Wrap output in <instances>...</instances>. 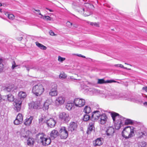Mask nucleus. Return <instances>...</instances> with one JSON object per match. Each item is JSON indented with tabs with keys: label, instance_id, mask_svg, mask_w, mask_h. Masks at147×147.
I'll return each mask as SVG.
<instances>
[{
	"label": "nucleus",
	"instance_id": "de8ad7c7",
	"mask_svg": "<svg viewBox=\"0 0 147 147\" xmlns=\"http://www.w3.org/2000/svg\"><path fill=\"white\" fill-rule=\"evenodd\" d=\"M74 55L78 56L79 57H82L84 58H85L86 57L85 56L82 55L81 54H74Z\"/></svg>",
	"mask_w": 147,
	"mask_h": 147
},
{
	"label": "nucleus",
	"instance_id": "603ef678",
	"mask_svg": "<svg viewBox=\"0 0 147 147\" xmlns=\"http://www.w3.org/2000/svg\"><path fill=\"white\" fill-rule=\"evenodd\" d=\"M22 38H23L22 37H19L18 38V40H20V41L21 40H22Z\"/></svg>",
	"mask_w": 147,
	"mask_h": 147
},
{
	"label": "nucleus",
	"instance_id": "c03bdc74",
	"mask_svg": "<svg viewBox=\"0 0 147 147\" xmlns=\"http://www.w3.org/2000/svg\"><path fill=\"white\" fill-rule=\"evenodd\" d=\"M66 25L68 27L70 28L72 26L73 24L69 22H67L66 23Z\"/></svg>",
	"mask_w": 147,
	"mask_h": 147
},
{
	"label": "nucleus",
	"instance_id": "8fccbe9b",
	"mask_svg": "<svg viewBox=\"0 0 147 147\" xmlns=\"http://www.w3.org/2000/svg\"><path fill=\"white\" fill-rule=\"evenodd\" d=\"M82 10H83V11L84 12V9H82ZM83 14H84V15L85 16H89L90 15V14H86V13H84V12L83 13Z\"/></svg>",
	"mask_w": 147,
	"mask_h": 147
},
{
	"label": "nucleus",
	"instance_id": "c756f323",
	"mask_svg": "<svg viewBox=\"0 0 147 147\" xmlns=\"http://www.w3.org/2000/svg\"><path fill=\"white\" fill-rule=\"evenodd\" d=\"M5 15L11 20H13L15 18V16L12 14H9L8 12H7L5 13Z\"/></svg>",
	"mask_w": 147,
	"mask_h": 147
},
{
	"label": "nucleus",
	"instance_id": "3c124183",
	"mask_svg": "<svg viewBox=\"0 0 147 147\" xmlns=\"http://www.w3.org/2000/svg\"><path fill=\"white\" fill-rule=\"evenodd\" d=\"M142 89L144 90L146 92H147V86L143 87Z\"/></svg>",
	"mask_w": 147,
	"mask_h": 147
},
{
	"label": "nucleus",
	"instance_id": "7c9ffc66",
	"mask_svg": "<svg viewBox=\"0 0 147 147\" xmlns=\"http://www.w3.org/2000/svg\"><path fill=\"white\" fill-rule=\"evenodd\" d=\"M67 76V75L63 72H61L59 76V78L63 80L66 78Z\"/></svg>",
	"mask_w": 147,
	"mask_h": 147
},
{
	"label": "nucleus",
	"instance_id": "6e6d98bb",
	"mask_svg": "<svg viewBox=\"0 0 147 147\" xmlns=\"http://www.w3.org/2000/svg\"><path fill=\"white\" fill-rule=\"evenodd\" d=\"M144 146H145L146 145V142L144 143Z\"/></svg>",
	"mask_w": 147,
	"mask_h": 147
},
{
	"label": "nucleus",
	"instance_id": "f3484780",
	"mask_svg": "<svg viewBox=\"0 0 147 147\" xmlns=\"http://www.w3.org/2000/svg\"><path fill=\"white\" fill-rule=\"evenodd\" d=\"M100 116V112L99 111H96L93 113L91 117L93 120H95L98 119Z\"/></svg>",
	"mask_w": 147,
	"mask_h": 147
},
{
	"label": "nucleus",
	"instance_id": "6ab92c4d",
	"mask_svg": "<svg viewBox=\"0 0 147 147\" xmlns=\"http://www.w3.org/2000/svg\"><path fill=\"white\" fill-rule=\"evenodd\" d=\"M77 126V122H71L70 123L69 129L71 131H72L76 129Z\"/></svg>",
	"mask_w": 147,
	"mask_h": 147
},
{
	"label": "nucleus",
	"instance_id": "20e7f679",
	"mask_svg": "<svg viewBox=\"0 0 147 147\" xmlns=\"http://www.w3.org/2000/svg\"><path fill=\"white\" fill-rule=\"evenodd\" d=\"M74 103L77 107H82L85 104L84 99L80 98H76L74 100Z\"/></svg>",
	"mask_w": 147,
	"mask_h": 147
},
{
	"label": "nucleus",
	"instance_id": "aec40b11",
	"mask_svg": "<svg viewBox=\"0 0 147 147\" xmlns=\"http://www.w3.org/2000/svg\"><path fill=\"white\" fill-rule=\"evenodd\" d=\"M116 81L114 80H107L105 81L103 79H98L97 83L98 84H103L107 83H111L112 82H116Z\"/></svg>",
	"mask_w": 147,
	"mask_h": 147
},
{
	"label": "nucleus",
	"instance_id": "13d9d810",
	"mask_svg": "<svg viewBox=\"0 0 147 147\" xmlns=\"http://www.w3.org/2000/svg\"><path fill=\"white\" fill-rule=\"evenodd\" d=\"M1 70H2V67H0V71H1Z\"/></svg>",
	"mask_w": 147,
	"mask_h": 147
},
{
	"label": "nucleus",
	"instance_id": "72a5a7b5",
	"mask_svg": "<svg viewBox=\"0 0 147 147\" xmlns=\"http://www.w3.org/2000/svg\"><path fill=\"white\" fill-rule=\"evenodd\" d=\"M7 98L8 100L10 102L13 101L14 99V96L11 94L7 95Z\"/></svg>",
	"mask_w": 147,
	"mask_h": 147
},
{
	"label": "nucleus",
	"instance_id": "4468645a",
	"mask_svg": "<svg viewBox=\"0 0 147 147\" xmlns=\"http://www.w3.org/2000/svg\"><path fill=\"white\" fill-rule=\"evenodd\" d=\"M52 102V100L47 99L45 102L42 107L44 111L48 110L49 108V105H51Z\"/></svg>",
	"mask_w": 147,
	"mask_h": 147
},
{
	"label": "nucleus",
	"instance_id": "c85d7f7f",
	"mask_svg": "<svg viewBox=\"0 0 147 147\" xmlns=\"http://www.w3.org/2000/svg\"><path fill=\"white\" fill-rule=\"evenodd\" d=\"M35 44L36 45L41 49L46 50L47 49V47L46 46L39 43L38 42H36Z\"/></svg>",
	"mask_w": 147,
	"mask_h": 147
},
{
	"label": "nucleus",
	"instance_id": "bb28decb",
	"mask_svg": "<svg viewBox=\"0 0 147 147\" xmlns=\"http://www.w3.org/2000/svg\"><path fill=\"white\" fill-rule=\"evenodd\" d=\"M27 142L28 146L33 145L35 142V141L33 138H29L27 140Z\"/></svg>",
	"mask_w": 147,
	"mask_h": 147
},
{
	"label": "nucleus",
	"instance_id": "864d4df0",
	"mask_svg": "<svg viewBox=\"0 0 147 147\" xmlns=\"http://www.w3.org/2000/svg\"><path fill=\"white\" fill-rule=\"evenodd\" d=\"M144 104L146 105V106H147V102H145L144 103Z\"/></svg>",
	"mask_w": 147,
	"mask_h": 147
},
{
	"label": "nucleus",
	"instance_id": "393cba45",
	"mask_svg": "<svg viewBox=\"0 0 147 147\" xmlns=\"http://www.w3.org/2000/svg\"><path fill=\"white\" fill-rule=\"evenodd\" d=\"M26 93L25 92L20 91L18 94V97L20 99H24L26 97Z\"/></svg>",
	"mask_w": 147,
	"mask_h": 147
},
{
	"label": "nucleus",
	"instance_id": "dca6fc26",
	"mask_svg": "<svg viewBox=\"0 0 147 147\" xmlns=\"http://www.w3.org/2000/svg\"><path fill=\"white\" fill-rule=\"evenodd\" d=\"M33 118V116H31L29 118L26 119L25 120L24 124L26 126H30L32 123V121Z\"/></svg>",
	"mask_w": 147,
	"mask_h": 147
},
{
	"label": "nucleus",
	"instance_id": "a18cd8bd",
	"mask_svg": "<svg viewBox=\"0 0 147 147\" xmlns=\"http://www.w3.org/2000/svg\"><path fill=\"white\" fill-rule=\"evenodd\" d=\"M49 33L50 35L53 36H56L57 35V34H55L54 32L52 30H50L49 32Z\"/></svg>",
	"mask_w": 147,
	"mask_h": 147
},
{
	"label": "nucleus",
	"instance_id": "79ce46f5",
	"mask_svg": "<svg viewBox=\"0 0 147 147\" xmlns=\"http://www.w3.org/2000/svg\"><path fill=\"white\" fill-rule=\"evenodd\" d=\"M65 58L59 56L58 57V60L60 62H63V61L65 60Z\"/></svg>",
	"mask_w": 147,
	"mask_h": 147
},
{
	"label": "nucleus",
	"instance_id": "09e8293b",
	"mask_svg": "<svg viewBox=\"0 0 147 147\" xmlns=\"http://www.w3.org/2000/svg\"><path fill=\"white\" fill-rule=\"evenodd\" d=\"M2 61L3 59H0V67H2H2L1 66V65L3 66V65L1 64Z\"/></svg>",
	"mask_w": 147,
	"mask_h": 147
},
{
	"label": "nucleus",
	"instance_id": "680f3d73",
	"mask_svg": "<svg viewBox=\"0 0 147 147\" xmlns=\"http://www.w3.org/2000/svg\"><path fill=\"white\" fill-rule=\"evenodd\" d=\"M125 64H126V63H125ZM127 65H128V64H127Z\"/></svg>",
	"mask_w": 147,
	"mask_h": 147
},
{
	"label": "nucleus",
	"instance_id": "f8f14e48",
	"mask_svg": "<svg viewBox=\"0 0 147 147\" xmlns=\"http://www.w3.org/2000/svg\"><path fill=\"white\" fill-rule=\"evenodd\" d=\"M65 98L62 96H59L57 97L55 100L56 103L59 105L63 104L65 102Z\"/></svg>",
	"mask_w": 147,
	"mask_h": 147
},
{
	"label": "nucleus",
	"instance_id": "49530a36",
	"mask_svg": "<svg viewBox=\"0 0 147 147\" xmlns=\"http://www.w3.org/2000/svg\"><path fill=\"white\" fill-rule=\"evenodd\" d=\"M18 65H16L15 61H13V63L12 65V69H13L15 67H17Z\"/></svg>",
	"mask_w": 147,
	"mask_h": 147
},
{
	"label": "nucleus",
	"instance_id": "7ed1b4c3",
	"mask_svg": "<svg viewBox=\"0 0 147 147\" xmlns=\"http://www.w3.org/2000/svg\"><path fill=\"white\" fill-rule=\"evenodd\" d=\"M45 91L43 86L41 84H38L34 86L32 92L36 96H39L42 94Z\"/></svg>",
	"mask_w": 147,
	"mask_h": 147
},
{
	"label": "nucleus",
	"instance_id": "a878e982",
	"mask_svg": "<svg viewBox=\"0 0 147 147\" xmlns=\"http://www.w3.org/2000/svg\"><path fill=\"white\" fill-rule=\"evenodd\" d=\"M147 135V133L145 131H140L137 134V136L139 138H141L144 136H146Z\"/></svg>",
	"mask_w": 147,
	"mask_h": 147
},
{
	"label": "nucleus",
	"instance_id": "473e14b6",
	"mask_svg": "<svg viewBox=\"0 0 147 147\" xmlns=\"http://www.w3.org/2000/svg\"><path fill=\"white\" fill-rule=\"evenodd\" d=\"M84 111L86 113H90L91 111V109L89 107L86 106L84 107Z\"/></svg>",
	"mask_w": 147,
	"mask_h": 147
},
{
	"label": "nucleus",
	"instance_id": "a211bd4d",
	"mask_svg": "<svg viewBox=\"0 0 147 147\" xmlns=\"http://www.w3.org/2000/svg\"><path fill=\"white\" fill-rule=\"evenodd\" d=\"M14 88V85L12 84H8L4 87L3 90L5 91L10 92L13 90Z\"/></svg>",
	"mask_w": 147,
	"mask_h": 147
},
{
	"label": "nucleus",
	"instance_id": "412c9836",
	"mask_svg": "<svg viewBox=\"0 0 147 147\" xmlns=\"http://www.w3.org/2000/svg\"><path fill=\"white\" fill-rule=\"evenodd\" d=\"M100 122L101 124L105 123L107 121V117L105 114H103L100 115Z\"/></svg>",
	"mask_w": 147,
	"mask_h": 147
},
{
	"label": "nucleus",
	"instance_id": "f257e3e1",
	"mask_svg": "<svg viewBox=\"0 0 147 147\" xmlns=\"http://www.w3.org/2000/svg\"><path fill=\"white\" fill-rule=\"evenodd\" d=\"M134 127L130 126H127L125 127L122 131L123 136L125 138H129L134 135Z\"/></svg>",
	"mask_w": 147,
	"mask_h": 147
},
{
	"label": "nucleus",
	"instance_id": "58836bf2",
	"mask_svg": "<svg viewBox=\"0 0 147 147\" xmlns=\"http://www.w3.org/2000/svg\"><path fill=\"white\" fill-rule=\"evenodd\" d=\"M78 77V76L77 74H73L72 75L70 76V79L74 80H76Z\"/></svg>",
	"mask_w": 147,
	"mask_h": 147
},
{
	"label": "nucleus",
	"instance_id": "4d7b16f0",
	"mask_svg": "<svg viewBox=\"0 0 147 147\" xmlns=\"http://www.w3.org/2000/svg\"><path fill=\"white\" fill-rule=\"evenodd\" d=\"M6 133H7V136H8V135H9V132H8V131H7L6 132Z\"/></svg>",
	"mask_w": 147,
	"mask_h": 147
},
{
	"label": "nucleus",
	"instance_id": "2eb2a0df",
	"mask_svg": "<svg viewBox=\"0 0 147 147\" xmlns=\"http://www.w3.org/2000/svg\"><path fill=\"white\" fill-rule=\"evenodd\" d=\"M114 132V129L112 127H109L106 131L107 135L109 136H112Z\"/></svg>",
	"mask_w": 147,
	"mask_h": 147
},
{
	"label": "nucleus",
	"instance_id": "37998d69",
	"mask_svg": "<svg viewBox=\"0 0 147 147\" xmlns=\"http://www.w3.org/2000/svg\"><path fill=\"white\" fill-rule=\"evenodd\" d=\"M34 10L35 11H36L38 12V13L39 14V15L41 16L40 18H42L43 17V15L41 13L40 11L39 10H36L35 9H34Z\"/></svg>",
	"mask_w": 147,
	"mask_h": 147
},
{
	"label": "nucleus",
	"instance_id": "2f4dec72",
	"mask_svg": "<svg viewBox=\"0 0 147 147\" xmlns=\"http://www.w3.org/2000/svg\"><path fill=\"white\" fill-rule=\"evenodd\" d=\"M73 106L72 103H67L66 105V108L68 110H70Z\"/></svg>",
	"mask_w": 147,
	"mask_h": 147
},
{
	"label": "nucleus",
	"instance_id": "ea45409f",
	"mask_svg": "<svg viewBox=\"0 0 147 147\" xmlns=\"http://www.w3.org/2000/svg\"><path fill=\"white\" fill-rule=\"evenodd\" d=\"M90 24L92 26H95L97 27H99V25L98 23H96V22H90Z\"/></svg>",
	"mask_w": 147,
	"mask_h": 147
},
{
	"label": "nucleus",
	"instance_id": "ddd939ff",
	"mask_svg": "<svg viewBox=\"0 0 147 147\" xmlns=\"http://www.w3.org/2000/svg\"><path fill=\"white\" fill-rule=\"evenodd\" d=\"M46 123L48 127L52 128L55 126L56 122L53 119L51 118L46 121Z\"/></svg>",
	"mask_w": 147,
	"mask_h": 147
},
{
	"label": "nucleus",
	"instance_id": "5fc2aeb1",
	"mask_svg": "<svg viewBox=\"0 0 147 147\" xmlns=\"http://www.w3.org/2000/svg\"><path fill=\"white\" fill-rule=\"evenodd\" d=\"M49 11H50V12H53V11L52 10V9H49Z\"/></svg>",
	"mask_w": 147,
	"mask_h": 147
},
{
	"label": "nucleus",
	"instance_id": "cd10ccee",
	"mask_svg": "<svg viewBox=\"0 0 147 147\" xmlns=\"http://www.w3.org/2000/svg\"><path fill=\"white\" fill-rule=\"evenodd\" d=\"M111 116L113 121H115L116 119H118L119 117L120 116V115L118 113L115 112L111 113Z\"/></svg>",
	"mask_w": 147,
	"mask_h": 147
},
{
	"label": "nucleus",
	"instance_id": "1a4fd4ad",
	"mask_svg": "<svg viewBox=\"0 0 147 147\" xmlns=\"http://www.w3.org/2000/svg\"><path fill=\"white\" fill-rule=\"evenodd\" d=\"M49 95L51 96H57L58 94L57 86L56 85H53L49 92Z\"/></svg>",
	"mask_w": 147,
	"mask_h": 147
},
{
	"label": "nucleus",
	"instance_id": "4be33fe9",
	"mask_svg": "<svg viewBox=\"0 0 147 147\" xmlns=\"http://www.w3.org/2000/svg\"><path fill=\"white\" fill-rule=\"evenodd\" d=\"M59 135V133L57 130L55 129L53 130L50 133V135L51 138L54 139L57 137Z\"/></svg>",
	"mask_w": 147,
	"mask_h": 147
},
{
	"label": "nucleus",
	"instance_id": "0eeeda50",
	"mask_svg": "<svg viewBox=\"0 0 147 147\" xmlns=\"http://www.w3.org/2000/svg\"><path fill=\"white\" fill-rule=\"evenodd\" d=\"M59 118L61 120L66 122H68L70 119L68 113L65 112H62L60 113Z\"/></svg>",
	"mask_w": 147,
	"mask_h": 147
},
{
	"label": "nucleus",
	"instance_id": "052dcab7",
	"mask_svg": "<svg viewBox=\"0 0 147 147\" xmlns=\"http://www.w3.org/2000/svg\"><path fill=\"white\" fill-rule=\"evenodd\" d=\"M46 9H47L48 10H49V9L48 8H47V7H46Z\"/></svg>",
	"mask_w": 147,
	"mask_h": 147
},
{
	"label": "nucleus",
	"instance_id": "9b49d317",
	"mask_svg": "<svg viewBox=\"0 0 147 147\" xmlns=\"http://www.w3.org/2000/svg\"><path fill=\"white\" fill-rule=\"evenodd\" d=\"M14 105L15 110H16L17 112H19L21 107V104L22 103V101L19 99L16 100Z\"/></svg>",
	"mask_w": 147,
	"mask_h": 147
},
{
	"label": "nucleus",
	"instance_id": "423d86ee",
	"mask_svg": "<svg viewBox=\"0 0 147 147\" xmlns=\"http://www.w3.org/2000/svg\"><path fill=\"white\" fill-rule=\"evenodd\" d=\"M29 106L33 109H39L41 108L42 107L41 101L37 100L32 102L30 104Z\"/></svg>",
	"mask_w": 147,
	"mask_h": 147
},
{
	"label": "nucleus",
	"instance_id": "bf43d9fd",
	"mask_svg": "<svg viewBox=\"0 0 147 147\" xmlns=\"http://www.w3.org/2000/svg\"><path fill=\"white\" fill-rule=\"evenodd\" d=\"M2 6V4L0 3V6Z\"/></svg>",
	"mask_w": 147,
	"mask_h": 147
},
{
	"label": "nucleus",
	"instance_id": "5701e85b",
	"mask_svg": "<svg viewBox=\"0 0 147 147\" xmlns=\"http://www.w3.org/2000/svg\"><path fill=\"white\" fill-rule=\"evenodd\" d=\"M94 123L92 122L89 124V126L88 128L87 133L88 134H90L93 130V128H94Z\"/></svg>",
	"mask_w": 147,
	"mask_h": 147
},
{
	"label": "nucleus",
	"instance_id": "e433bc0d",
	"mask_svg": "<svg viewBox=\"0 0 147 147\" xmlns=\"http://www.w3.org/2000/svg\"><path fill=\"white\" fill-rule=\"evenodd\" d=\"M115 66L117 67H119L121 68H123L125 69L128 70H130L131 68H129L127 67H124L123 65L119 64H117L115 65Z\"/></svg>",
	"mask_w": 147,
	"mask_h": 147
},
{
	"label": "nucleus",
	"instance_id": "f03ea898",
	"mask_svg": "<svg viewBox=\"0 0 147 147\" xmlns=\"http://www.w3.org/2000/svg\"><path fill=\"white\" fill-rule=\"evenodd\" d=\"M46 135L43 133H39L36 135L38 139H40L41 142L43 146H46L50 144L51 140L50 138H46Z\"/></svg>",
	"mask_w": 147,
	"mask_h": 147
},
{
	"label": "nucleus",
	"instance_id": "4c0bfd02",
	"mask_svg": "<svg viewBox=\"0 0 147 147\" xmlns=\"http://www.w3.org/2000/svg\"><path fill=\"white\" fill-rule=\"evenodd\" d=\"M45 119L46 117L45 116H42L39 119V123H40L43 122Z\"/></svg>",
	"mask_w": 147,
	"mask_h": 147
},
{
	"label": "nucleus",
	"instance_id": "c9c22d12",
	"mask_svg": "<svg viewBox=\"0 0 147 147\" xmlns=\"http://www.w3.org/2000/svg\"><path fill=\"white\" fill-rule=\"evenodd\" d=\"M133 123V122L130 119H127L125 120V124L126 125L132 124Z\"/></svg>",
	"mask_w": 147,
	"mask_h": 147
},
{
	"label": "nucleus",
	"instance_id": "b1692460",
	"mask_svg": "<svg viewBox=\"0 0 147 147\" xmlns=\"http://www.w3.org/2000/svg\"><path fill=\"white\" fill-rule=\"evenodd\" d=\"M101 138H98L93 142V144L94 146H100L102 144V142Z\"/></svg>",
	"mask_w": 147,
	"mask_h": 147
},
{
	"label": "nucleus",
	"instance_id": "a19ab883",
	"mask_svg": "<svg viewBox=\"0 0 147 147\" xmlns=\"http://www.w3.org/2000/svg\"><path fill=\"white\" fill-rule=\"evenodd\" d=\"M42 18H43L44 19H46L47 21H50L51 20V17L49 16H45L44 17L43 16V17Z\"/></svg>",
	"mask_w": 147,
	"mask_h": 147
},
{
	"label": "nucleus",
	"instance_id": "6e6552de",
	"mask_svg": "<svg viewBox=\"0 0 147 147\" xmlns=\"http://www.w3.org/2000/svg\"><path fill=\"white\" fill-rule=\"evenodd\" d=\"M23 119V115L21 113H19L14 121V123L16 125H19L22 123Z\"/></svg>",
	"mask_w": 147,
	"mask_h": 147
},
{
	"label": "nucleus",
	"instance_id": "39448f33",
	"mask_svg": "<svg viewBox=\"0 0 147 147\" xmlns=\"http://www.w3.org/2000/svg\"><path fill=\"white\" fill-rule=\"evenodd\" d=\"M61 138L63 139H66L68 136V132L64 127H62L59 131Z\"/></svg>",
	"mask_w": 147,
	"mask_h": 147
},
{
	"label": "nucleus",
	"instance_id": "9d476101",
	"mask_svg": "<svg viewBox=\"0 0 147 147\" xmlns=\"http://www.w3.org/2000/svg\"><path fill=\"white\" fill-rule=\"evenodd\" d=\"M114 123L115 127L116 129L118 130L121 127L122 124L121 120L120 119V116L117 119H116L115 121H113Z\"/></svg>",
	"mask_w": 147,
	"mask_h": 147
},
{
	"label": "nucleus",
	"instance_id": "f704fd0d",
	"mask_svg": "<svg viewBox=\"0 0 147 147\" xmlns=\"http://www.w3.org/2000/svg\"><path fill=\"white\" fill-rule=\"evenodd\" d=\"M90 116L86 114L84 116L83 119L84 121H87L90 119Z\"/></svg>",
	"mask_w": 147,
	"mask_h": 147
}]
</instances>
